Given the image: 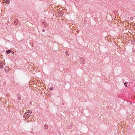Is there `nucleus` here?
Returning <instances> with one entry per match:
<instances>
[{
    "instance_id": "39448f33",
    "label": "nucleus",
    "mask_w": 135,
    "mask_h": 135,
    "mask_svg": "<svg viewBox=\"0 0 135 135\" xmlns=\"http://www.w3.org/2000/svg\"><path fill=\"white\" fill-rule=\"evenodd\" d=\"M43 24L44 25L45 27H46L47 25V24L44 21L43 22Z\"/></svg>"
},
{
    "instance_id": "f8f14e48",
    "label": "nucleus",
    "mask_w": 135,
    "mask_h": 135,
    "mask_svg": "<svg viewBox=\"0 0 135 135\" xmlns=\"http://www.w3.org/2000/svg\"><path fill=\"white\" fill-rule=\"evenodd\" d=\"M11 53H12V54H14V52H13V51H11Z\"/></svg>"
},
{
    "instance_id": "423d86ee",
    "label": "nucleus",
    "mask_w": 135,
    "mask_h": 135,
    "mask_svg": "<svg viewBox=\"0 0 135 135\" xmlns=\"http://www.w3.org/2000/svg\"><path fill=\"white\" fill-rule=\"evenodd\" d=\"M44 127L45 129H47L48 128V126L46 124L45 125Z\"/></svg>"
},
{
    "instance_id": "9d476101",
    "label": "nucleus",
    "mask_w": 135,
    "mask_h": 135,
    "mask_svg": "<svg viewBox=\"0 0 135 135\" xmlns=\"http://www.w3.org/2000/svg\"><path fill=\"white\" fill-rule=\"evenodd\" d=\"M18 99V100H21V98L20 97H17Z\"/></svg>"
},
{
    "instance_id": "2eb2a0df",
    "label": "nucleus",
    "mask_w": 135,
    "mask_h": 135,
    "mask_svg": "<svg viewBox=\"0 0 135 135\" xmlns=\"http://www.w3.org/2000/svg\"><path fill=\"white\" fill-rule=\"evenodd\" d=\"M28 113H30V114H31L32 113V111H29V112H28Z\"/></svg>"
},
{
    "instance_id": "9b49d317",
    "label": "nucleus",
    "mask_w": 135,
    "mask_h": 135,
    "mask_svg": "<svg viewBox=\"0 0 135 135\" xmlns=\"http://www.w3.org/2000/svg\"><path fill=\"white\" fill-rule=\"evenodd\" d=\"M31 114L29 113V114H27V116H28V117H29L31 115Z\"/></svg>"
},
{
    "instance_id": "20e7f679",
    "label": "nucleus",
    "mask_w": 135,
    "mask_h": 135,
    "mask_svg": "<svg viewBox=\"0 0 135 135\" xmlns=\"http://www.w3.org/2000/svg\"><path fill=\"white\" fill-rule=\"evenodd\" d=\"M14 23L15 25H17L18 23V20H16L14 21Z\"/></svg>"
},
{
    "instance_id": "1a4fd4ad",
    "label": "nucleus",
    "mask_w": 135,
    "mask_h": 135,
    "mask_svg": "<svg viewBox=\"0 0 135 135\" xmlns=\"http://www.w3.org/2000/svg\"><path fill=\"white\" fill-rule=\"evenodd\" d=\"M127 82L126 83V82H125L124 84V85L126 86V87H127Z\"/></svg>"
},
{
    "instance_id": "7ed1b4c3",
    "label": "nucleus",
    "mask_w": 135,
    "mask_h": 135,
    "mask_svg": "<svg viewBox=\"0 0 135 135\" xmlns=\"http://www.w3.org/2000/svg\"><path fill=\"white\" fill-rule=\"evenodd\" d=\"M11 51L9 50H8L6 51V53L7 54H9V53H11Z\"/></svg>"
},
{
    "instance_id": "dca6fc26",
    "label": "nucleus",
    "mask_w": 135,
    "mask_h": 135,
    "mask_svg": "<svg viewBox=\"0 0 135 135\" xmlns=\"http://www.w3.org/2000/svg\"><path fill=\"white\" fill-rule=\"evenodd\" d=\"M45 31V30H42V31L43 32H44Z\"/></svg>"
},
{
    "instance_id": "f03ea898",
    "label": "nucleus",
    "mask_w": 135,
    "mask_h": 135,
    "mask_svg": "<svg viewBox=\"0 0 135 135\" xmlns=\"http://www.w3.org/2000/svg\"><path fill=\"white\" fill-rule=\"evenodd\" d=\"M81 61L82 62V64H84L85 62V60L83 58H81L80 59Z\"/></svg>"
},
{
    "instance_id": "f257e3e1",
    "label": "nucleus",
    "mask_w": 135,
    "mask_h": 135,
    "mask_svg": "<svg viewBox=\"0 0 135 135\" xmlns=\"http://www.w3.org/2000/svg\"><path fill=\"white\" fill-rule=\"evenodd\" d=\"M9 69L8 66H6L4 68V70L7 73L9 71Z\"/></svg>"
},
{
    "instance_id": "ddd939ff",
    "label": "nucleus",
    "mask_w": 135,
    "mask_h": 135,
    "mask_svg": "<svg viewBox=\"0 0 135 135\" xmlns=\"http://www.w3.org/2000/svg\"><path fill=\"white\" fill-rule=\"evenodd\" d=\"M50 89L51 90H52L53 89V88L52 87L50 88Z\"/></svg>"
},
{
    "instance_id": "4468645a",
    "label": "nucleus",
    "mask_w": 135,
    "mask_h": 135,
    "mask_svg": "<svg viewBox=\"0 0 135 135\" xmlns=\"http://www.w3.org/2000/svg\"><path fill=\"white\" fill-rule=\"evenodd\" d=\"M133 19V17H131L130 18V19L131 20H132Z\"/></svg>"
},
{
    "instance_id": "6e6552de",
    "label": "nucleus",
    "mask_w": 135,
    "mask_h": 135,
    "mask_svg": "<svg viewBox=\"0 0 135 135\" xmlns=\"http://www.w3.org/2000/svg\"><path fill=\"white\" fill-rule=\"evenodd\" d=\"M65 54H66V55L67 56H69V54L68 53V52H67V51H66V52L65 53Z\"/></svg>"
},
{
    "instance_id": "0eeeda50",
    "label": "nucleus",
    "mask_w": 135,
    "mask_h": 135,
    "mask_svg": "<svg viewBox=\"0 0 135 135\" xmlns=\"http://www.w3.org/2000/svg\"><path fill=\"white\" fill-rule=\"evenodd\" d=\"M3 64L2 65L1 64L0 65V68L3 69Z\"/></svg>"
}]
</instances>
